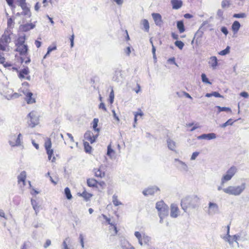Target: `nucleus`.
Masks as SVG:
<instances>
[{"mask_svg": "<svg viewBox=\"0 0 249 249\" xmlns=\"http://www.w3.org/2000/svg\"><path fill=\"white\" fill-rule=\"evenodd\" d=\"M200 204V198L196 195L188 196L183 198L181 201V206L185 212L188 209H195L197 208Z\"/></svg>", "mask_w": 249, "mask_h": 249, "instance_id": "1", "label": "nucleus"}, {"mask_svg": "<svg viewBox=\"0 0 249 249\" xmlns=\"http://www.w3.org/2000/svg\"><path fill=\"white\" fill-rule=\"evenodd\" d=\"M246 187L245 183H243L239 186H230L224 188L223 192L227 194L235 196H239L245 190Z\"/></svg>", "mask_w": 249, "mask_h": 249, "instance_id": "2", "label": "nucleus"}, {"mask_svg": "<svg viewBox=\"0 0 249 249\" xmlns=\"http://www.w3.org/2000/svg\"><path fill=\"white\" fill-rule=\"evenodd\" d=\"M156 208L158 212V214L160 218V222L162 223L163 218L168 215V207L163 201H160L157 202Z\"/></svg>", "mask_w": 249, "mask_h": 249, "instance_id": "3", "label": "nucleus"}, {"mask_svg": "<svg viewBox=\"0 0 249 249\" xmlns=\"http://www.w3.org/2000/svg\"><path fill=\"white\" fill-rule=\"evenodd\" d=\"M17 48L16 51L18 52L20 55V62H30V59L27 57L28 46L27 45H16Z\"/></svg>", "mask_w": 249, "mask_h": 249, "instance_id": "4", "label": "nucleus"}, {"mask_svg": "<svg viewBox=\"0 0 249 249\" xmlns=\"http://www.w3.org/2000/svg\"><path fill=\"white\" fill-rule=\"evenodd\" d=\"M237 169L235 166H232L226 172L224 175L221 180V185H224L225 183L230 180L237 172Z\"/></svg>", "mask_w": 249, "mask_h": 249, "instance_id": "5", "label": "nucleus"}, {"mask_svg": "<svg viewBox=\"0 0 249 249\" xmlns=\"http://www.w3.org/2000/svg\"><path fill=\"white\" fill-rule=\"evenodd\" d=\"M134 235L138 240L139 244L141 246L148 245L151 241V237L144 233H141L139 231H135Z\"/></svg>", "mask_w": 249, "mask_h": 249, "instance_id": "6", "label": "nucleus"}, {"mask_svg": "<svg viewBox=\"0 0 249 249\" xmlns=\"http://www.w3.org/2000/svg\"><path fill=\"white\" fill-rule=\"evenodd\" d=\"M30 120L28 121L29 125L31 127H34L36 125L38 124L39 123V119L37 112L32 111L29 113L28 115Z\"/></svg>", "mask_w": 249, "mask_h": 249, "instance_id": "7", "label": "nucleus"}, {"mask_svg": "<svg viewBox=\"0 0 249 249\" xmlns=\"http://www.w3.org/2000/svg\"><path fill=\"white\" fill-rule=\"evenodd\" d=\"M10 41V35L4 33L0 38V50L5 51Z\"/></svg>", "mask_w": 249, "mask_h": 249, "instance_id": "8", "label": "nucleus"}, {"mask_svg": "<svg viewBox=\"0 0 249 249\" xmlns=\"http://www.w3.org/2000/svg\"><path fill=\"white\" fill-rule=\"evenodd\" d=\"M208 214L210 215H213L219 213V207L218 205L213 202H209L208 211Z\"/></svg>", "mask_w": 249, "mask_h": 249, "instance_id": "9", "label": "nucleus"}, {"mask_svg": "<svg viewBox=\"0 0 249 249\" xmlns=\"http://www.w3.org/2000/svg\"><path fill=\"white\" fill-rule=\"evenodd\" d=\"M175 165L177 168L181 172H187L188 171V167L187 164L178 159H175Z\"/></svg>", "mask_w": 249, "mask_h": 249, "instance_id": "10", "label": "nucleus"}, {"mask_svg": "<svg viewBox=\"0 0 249 249\" xmlns=\"http://www.w3.org/2000/svg\"><path fill=\"white\" fill-rule=\"evenodd\" d=\"M21 134L19 133L18 137L16 138V140L15 141H13V138H16V135L15 134L11 135L10 136V140H9V144L12 146H18L21 144Z\"/></svg>", "mask_w": 249, "mask_h": 249, "instance_id": "11", "label": "nucleus"}, {"mask_svg": "<svg viewBox=\"0 0 249 249\" xmlns=\"http://www.w3.org/2000/svg\"><path fill=\"white\" fill-rule=\"evenodd\" d=\"M29 70L28 68L24 67L19 71L18 77L20 79H25L30 80V76L29 75Z\"/></svg>", "mask_w": 249, "mask_h": 249, "instance_id": "12", "label": "nucleus"}, {"mask_svg": "<svg viewBox=\"0 0 249 249\" xmlns=\"http://www.w3.org/2000/svg\"><path fill=\"white\" fill-rule=\"evenodd\" d=\"M98 136V134L94 135L91 131H88L84 134V138L89 141L91 143H92L95 141Z\"/></svg>", "mask_w": 249, "mask_h": 249, "instance_id": "13", "label": "nucleus"}, {"mask_svg": "<svg viewBox=\"0 0 249 249\" xmlns=\"http://www.w3.org/2000/svg\"><path fill=\"white\" fill-rule=\"evenodd\" d=\"M217 136L216 134L214 133H210L207 134H203L197 137L198 140H214L216 138Z\"/></svg>", "mask_w": 249, "mask_h": 249, "instance_id": "14", "label": "nucleus"}, {"mask_svg": "<svg viewBox=\"0 0 249 249\" xmlns=\"http://www.w3.org/2000/svg\"><path fill=\"white\" fill-rule=\"evenodd\" d=\"M152 17L155 24L158 26L161 27L163 24L161 16L159 13H153L152 14Z\"/></svg>", "mask_w": 249, "mask_h": 249, "instance_id": "15", "label": "nucleus"}, {"mask_svg": "<svg viewBox=\"0 0 249 249\" xmlns=\"http://www.w3.org/2000/svg\"><path fill=\"white\" fill-rule=\"evenodd\" d=\"M179 214V210L177 204H172L171 205L170 216L173 218L177 217Z\"/></svg>", "mask_w": 249, "mask_h": 249, "instance_id": "16", "label": "nucleus"}, {"mask_svg": "<svg viewBox=\"0 0 249 249\" xmlns=\"http://www.w3.org/2000/svg\"><path fill=\"white\" fill-rule=\"evenodd\" d=\"M23 93L26 96V101L27 104H33L36 102L35 98L32 97L33 93L29 91H23Z\"/></svg>", "mask_w": 249, "mask_h": 249, "instance_id": "17", "label": "nucleus"}, {"mask_svg": "<svg viewBox=\"0 0 249 249\" xmlns=\"http://www.w3.org/2000/svg\"><path fill=\"white\" fill-rule=\"evenodd\" d=\"M159 190V189L157 187L153 186L143 190L142 193L144 196L152 195Z\"/></svg>", "mask_w": 249, "mask_h": 249, "instance_id": "18", "label": "nucleus"}, {"mask_svg": "<svg viewBox=\"0 0 249 249\" xmlns=\"http://www.w3.org/2000/svg\"><path fill=\"white\" fill-rule=\"evenodd\" d=\"M227 235L222 237V238L226 241L228 242L230 245L232 244L233 242L234 241L232 238L231 236L230 235V226L228 225L227 227Z\"/></svg>", "mask_w": 249, "mask_h": 249, "instance_id": "19", "label": "nucleus"}, {"mask_svg": "<svg viewBox=\"0 0 249 249\" xmlns=\"http://www.w3.org/2000/svg\"><path fill=\"white\" fill-rule=\"evenodd\" d=\"M26 178V173L25 171H22L20 174L18 176V184H20L21 183H22V185L24 186L25 180Z\"/></svg>", "mask_w": 249, "mask_h": 249, "instance_id": "20", "label": "nucleus"}, {"mask_svg": "<svg viewBox=\"0 0 249 249\" xmlns=\"http://www.w3.org/2000/svg\"><path fill=\"white\" fill-rule=\"evenodd\" d=\"M171 3L173 9H178L181 7L183 3L181 0H171Z\"/></svg>", "mask_w": 249, "mask_h": 249, "instance_id": "21", "label": "nucleus"}, {"mask_svg": "<svg viewBox=\"0 0 249 249\" xmlns=\"http://www.w3.org/2000/svg\"><path fill=\"white\" fill-rule=\"evenodd\" d=\"M107 155L111 159H113L116 158V152L111 148V143L107 146Z\"/></svg>", "mask_w": 249, "mask_h": 249, "instance_id": "22", "label": "nucleus"}, {"mask_svg": "<svg viewBox=\"0 0 249 249\" xmlns=\"http://www.w3.org/2000/svg\"><path fill=\"white\" fill-rule=\"evenodd\" d=\"M93 171L96 177L102 178L105 176V172L102 170V166H100L99 168L94 169Z\"/></svg>", "mask_w": 249, "mask_h": 249, "instance_id": "23", "label": "nucleus"}, {"mask_svg": "<svg viewBox=\"0 0 249 249\" xmlns=\"http://www.w3.org/2000/svg\"><path fill=\"white\" fill-rule=\"evenodd\" d=\"M167 143L168 147L170 150L172 151H175L176 148V143L175 142H174L172 140L168 139L167 140Z\"/></svg>", "mask_w": 249, "mask_h": 249, "instance_id": "24", "label": "nucleus"}, {"mask_svg": "<svg viewBox=\"0 0 249 249\" xmlns=\"http://www.w3.org/2000/svg\"><path fill=\"white\" fill-rule=\"evenodd\" d=\"M102 216L104 218V219L106 220L107 222V223L109 225L113 226V228L115 234H117L118 231L117 230V227H116V225H115V224L114 223L111 222V219L109 218H108L106 215L102 214Z\"/></svg>", "mask_w": 249, "mask_h": 249, "instance_id": "25", "label": "nucleus"}, {"mask_svg": "<svg viewBox=\"0 0 249 249\" xmlns=\"http://www.w3.org/2000/svg\"><path fill=\"white\" fill-rule=\"evenodd\" d=\"M121 246L123 249H135L133 246L125 240L122 242Z\"/></svg>", "mask_w": 249, "mask_h": 249, "instance_id": "26", "label": "nucleus"}, {"mask_svg": "<svg viewBox=\"0 0 249 249\" xmlns=\"http://www.w3.org/2000/svg\"><path fill=\"white\" fill-rule=\"evenodd\" d=\"M241 25L239 21H234L232 24L231 29L234 34L237 33L240 28Z\"/></svg>", "mask_w": 249, "mask_h": 249, "instance_id": "27", "label": "nucleus"}, {"mask_svg": "<svg viewBox=\"0 0 249 249\" xmlns=\"http://www.w3.org/2000/svg\"><path fill=\"white\" fill-rule=\"evenodd\" d=\"M177 27L180 33H183L185 30L183 20L178 21L177 22Z\"/></svg>", "mask_w": 249, "mask_h": 249, "instance_id": "28", "label": "nucleus"}, {"mask_svg": "<svg viewBox=\"0 0 249 249\" xmlns=\"http://www.w3.org/2000/svg\"><path fill=\"white\" fill-rule=\"evenodd\" d=\"M35 27V25L33 23H27L24 24L22 26V30L24 32H27L31 29H33Z\"/></svg>", "mask_w": 249, "mask_h": 249, "instance_id": "29", "label": "nucleus"}, {"mask_svg": "<svg viewBox=\"0 0 249 249\" xmlns=\"http://www.w3.org/2000/svg\"><path fill=\"white\" fill-rule=\"evenodd\" d=\"M26 36L25 35L19 36L16 42V45H25L24 44Z\"/></svg>", "mask_w": 249, "mask_h": 249, "instance_id": "30", "label": "nucleus"}, {"mask_svg": "<svg viewBox=\"0 0 249 249\" xmlns=\"http://www.w3.org/2000/svg\"><path fill=\"white\" fill-rule=\"evenodd\" d=\"M46 151H47V153L48 154V159L49 160H52V162H54L55 161V157H53V159H52V157L53 154V149H51V148H49V149H46Z\"/></svg>", "mask_w": 249, "mask_h": 249, "instance_id": "31", "label": "nucleus"}, {"mask_svg": "<svg viewBox=\"0 0 249 249\" xmlns=\"http://www.w3.org/2000/svg\"><path fill=\"white\" fill-rule=\"evenodd\" d=\"M141 23L143 25L145 31L148 32L149 30V24L148 21L146 19H144L142 20Z\"/></svg>", "mask_w": 249, "mask_h": 249, "instance_id": "32", "label": "nucleus"}, {"mask_svg": "<svg viewBox=\"0 0 249 249\" xmlns=\"http://www.w3.org/2000/svg\"><path fill=\"white\" fill-rule=\"evenodd\" d=\"M31 203L33 206V209L35 211L36 214H37V213L39 211V206L37 205V203L35 200L31 199Z\"/></svg>", "mask_w": 249, "mask_h": 249, "instance_id": "33", "label": "nucleus"}, {"mask_svg": "<svg viewBox=\"0 0 249 249\" xmlns=\"http://www.w3.org/2000/svg\"><path fill=\"white\" fill-rule=\"evenodd\" d=\"M56 49H57V47H56V46L55 45H53V46H50L48 47V48L47 49V52L46 53V54L44 55V58H45L47 57H48V56L50 54V53L53 51L56 50Z\"/></svg>", "mask_w": 249, "mask_h": 249, "instance_id": "34", "label": "nucleus"}, {"mask_svg": "<svg viewBox=\"0 0 249 249\" xmlns=\"http://www.w3.org/2000/svg\"><path fill=\"white\" fill-rule=\"evenodd\" d=\"M112 202L114 206H117L122 205V203L118 199V196L115 194L112 196Z\"/></svg>", "mask_w": 249, "mask_h": 249, "instance_id": "35", "label": "nucleus"}, {"mask_svg": "<svg viewBox=\"0 0 249 249\" xmlns=\"http://www.w3.org/2000/svg\"><path fill=\"white\" fill-rule=\"evenodd\" d=\"M87 184L89 187H94L97 184V181L93 178H89L87 179Z\"/></svg>", "mask_w": 249, "mask_h": 249, "instance_id": "36", "label": "nucleus"}, {"mask_svg": "<svg viewBox=\"0 0 249 249\" xmlns=\"http://www.w3.org/2000/svg\"><path fill=\"white\" fill-rule=\"evenodd\" d=\"M216 108L218 109V112H220L221 111H226V112H231V110L229 107H221L220 106H216Z\"/></svg>", "mask_w": 249, "mask_h": 249, "instance_id": "37", "label": "nucleus"}, {"mask_svg": "<svg viewBox=\"0 0 249 249\" xmlns=\"http://www.w3.org/2000/svg\"><path fill=\"white\" fill-rule=\"evenodd\" d=\"M44 146L46 149L51 148L52 147V142L50 138H47L45 140Z\"/></svg>", "mask_w": 249, "mask_h": 249, "instance_id": "38", "label": "nucleus"}, {"mask_svg": "<svg viewBox=\"0 0 249 249\" xmlns=\"http://www.w3.org/2000/svg\"><path fill=\"white\" fill-rule=\"evenodd\" d=\"M230 6V0H222L221 6L223 8L229 7Z\"/></svg>", "mask_w": 249, "mask_h": 249, "instance_id": "39", "label": "nucleus"}, {"mask_svg": "<svg viewBox=\"0 0 249 249\" xmlns=\"http://www.w3.org/2000/svg\"><path fill=\"white\" fill-rule=\"evenodd\" d=\"M65 194L68 199H71L72 198V196L71 193L70 189L68 187H66L65 189Z\"/></svg>", "mask_w": 249, "mask_h": 249, "instance_id": "40", "label": "nucleus"}, {"mask_svg": "<svg viewBox=\"0 0 249 249\" xmlns=\"http://www.w3.org/2000/svg\"><path fill=\"white\" fill-rule=\"evenodd\" d=\"M176 46L178 47L180 50H182L184 46V44L183 42L180 40H177L175 42Z\"/></svg>", "mask_w": 249, "mask_h": 249, "instance_id": "41", "label": "nucleus"}, {"mask_svg": "<svg viewBox=\"0 0 249 249\" xmlns=\"http://www.w3.org/2000/svg\"><path fill=\"white\" fill-rule=\"evenodd\" d=\"M98 123V119L95 118L93 119V128L94 130V131H97V132H99V130L98 128H97V125Z\"/></svg>", "mask_w": 249, "mask_h": 249, "instance_id": "42", "label": "nucleus"}, {"mask_svg": "<svg viewBox=\"0 0 249 249\" xmlns=\"http://www.w3.org/2000/svg\"><path fill=\"white\" fill-rule=\"evenodd\" d=\"M230 47L229 46H227L226 49H225L224 50L220 51L219 53V54L221 55H225L228 53H229L230 52Z\"/></svg>", "mask_w": 249, "mask_h": 249, "instance_id": "43", "label": "nucleus"}, {"mask_svg": "<svg viewBox=\"0 0 249 249\" xmlns=\"http://www.w3.org/2000/svg\"><path fill=\"white\" fill-rule=\"evenodd\" d=\"M81 196H82L83 197H84L85 198H86V199H89V198H90L91 196H92V195L89 193H87L86 191H84L82 194H81Z\"/></svg>", "mask_w": 249, "mask_h": 249, "instance_id": "44", "label": "nucleus"}, {"mask_svg": "<svg viewBox=\"0 0 249 249\" xmlns=\"http://www.w3.org/2000/svg\"><path fill=\"white\" fill-rule=\"evenodd\" d=\"M232 124H233V122L232 121V119H230L226 123L220 125V127H225L229 125H232Z\"/></svg>", "mask_w": 249, "mask_h": 249, "instance_id": "45", "label": "nucleus"}, {"mask_svg": "<svg viewBox=\"0 0 249 249\" xmlns=\"http://www.w3.org/2000/svg\"><path fill=\"white\" fill-rule=\"evenodd\" d=\"M201 78L203 82L211 84V83L209 81L208 79L206 77V75L204 73H202L201 74Z\"/></svg>", "mask_w": 249, "mask_h": 249, "instance_id": "46", "label": "nucleus"}, {"mask_svg": "<svg viewBox=\"0 0 249 249\" xmlns=\"http://www.w3.org/2000/svg\"><path fill=\"white\" fill-rule=\"evenodd\" d=\"M246 17V15L244 13L234 14L233 15V17L235 18H244Z\"/></svg>", "mask_w": 249, "mask_h": 249, "instance_id": "47", "label": "nucleus"}, {"mask_svg": "<svg viewBox=\"0 0 249 249\" xmlns=\"http://www.w3.org/2000/svg\"><path fill=\"white\" fill-rule=\"evenodd\" d=\"M21 14L25 16H27L29 17H30L31 16V13L30 12L29 8L25 9V10H23V12L21 13Z\"/></svg>", "mask_w": 249, "mask_h": 249, "instance_id": "48", "label": "nucleus"}, {"mask_svg": "<svg viewBox=\"0 0 249 249\" xmlns=\"http://www.w3.org/2000/svg\"><path fill=\"white\" fill-rule=\"evenodd\" d=\"M84 146H85V151L87 152H90L91 147L89 146V142H84Z\"/></svg>", "mask_w": 249, "mask_h": 249, "instance_id": "49", "label": "nucleus"}, {"mask_svg": "<svg viewBox=\"0 0 249 249\" xmlns=\"http://www.w3.org/2000/svg\"><path fill=\"white\" fill-rule=\"evenodd\" d=\"M79 239L82 248H84V236H83V234H80Z\"/></svg>", "mask_w": 249, "mask_h": 249, "instance_id": "50", "label": "nucleus"}, {"mask_svg": "<svg viewBox=\"0 0 249 249\" xmlns=\"http://www.w3.org/2000/svg\"><path fill=\"white\" fill-rule=\"evenodd\" d=\"M199 153L198 152H194L191 156V160H195L196 159V158H197V157L199 155Z\"/></svg>", "mask_w": 249, "mask_h": 249, "instance_id": "51", "label": "nucleus"}, {"mask_svg": "<svg viewBox=\"0 0 249 249\" xmlns=\"http://www.w3.org/2000/svg\"><path fill=\"white\" fill-rule=\"evenodd\" d=\"M223 11H222V10L221 9H218L217 12V16H218V17L221 18L222 19H223L224 18H223Z\"/></svg>", "mask_w": 249, "mask_h": 249, "instance_id": "52", "label": "nucleus"}, {"mask_svg": "<svg viewBox=\"0 0 249 249\" xmlns=\"http://www.w3.org/2000/svg\"><path fill=\"white\" fill-rule=\"evenodd\" d=\"M221 31L225 35L227 36L228 34V30L227 27L223 26L221 28Z\"/></svg>", "mask_w": 249, "mask_h": 249, "instance_id": "53", "label": "nucleus"}, {"mask_svg": "<svg viewBox=\"0 0 249 249\" xmlns=\"http://www.w3.org/2000/svg\"><path fill=\"white\" fill-rule=\"evenodd\" d=\"M142 116L143 115V113L142 112L140 111V112H137L135 113V118H134V122L136 123L137 121V117L138 116Z\"/></svg>", "mask_w": 249, "mask_h": 249, "instance_id": "54", "label": "nucleus"}, {"mask_svg": "<svg viewBox=\"0 0 249 249\" xmlns=\"http://www.w3.org/2000/svg\"><path fill=\"white\" fill-rule=\"evenodd\" d=\"M118 75H119L120 76H121L120 72H116V76L113 77V80L117 82L120 81V79L119 78Z\"/></svg>", "mask_w": 249, "mask_h": 249, "instance_id": "55", "label": "nucleus"}, {"mask_svg": "<svg viewBox=\"0 0 249 249\" xmlns=\"http://www.w3.org/2000/svg\"><path fill=\"white\" fill-rule=\"evenodd\" d=\"M51 244V241L50 239H47L44 245V248H47Z\"/></svg>", "mask_w": 249, "mask_h": 249, "instance_id": "56", "label": "nucleus"}, {"mask_svg": "<svg viewBox=\"0 0 249 249\" xmlns=\"http://www.w3.org/2000/svg\"><path fill=\"white\" fill-rule=\"evenodd\" d=\"M99 107V108L102 109L103 110H104L105 111H107V108L105 106V105L103 103H100Z\"/></svg>", "mask_w": 249, "mask_h": 249, "instance_id": "57", "label": "nucleus"}, {"mask_svg": "<svg viewBox=\"0 0 249 249\" xmlns=\"http://www.w3.org/2000/svg\"><path fill=\"white\" fill-rule=\"evenodd\" d=\"M74 35H72L70 37V42H71V47L72 48L74 45Z\"/></svg>", "mask_w": 249, "mask_h": 249, "instance_id": "58", "label": "nucleus"}, {"mask_svg": "<svg viewBox=\"0 0 249 249\" xmlns=\"http://www.w3.org/2000/svg\"><path fill=\"white\" fill-rule=\"evenodd\" d=\"M112 0L114 2H115L118 5H122L124 2V0Z\"/></svg>", "mask_w": 249, "mask_h": 249, "instance_id": "59", "label": "nucleus"}, {"mask_svg": "<svg viewBox=\"0 0 249 249\" xmlns=\"http://www.w3.org/2000/svg\"><path fill=\"white\" fill-rule=\"evenodd\" d=\"M240 95V96L244 98H248L249 97L248 93L245 91L241 92Z\"/></svg>", "mask_w": 249, "mask_h": 249, "instance_id": "60", "label": "nucleus"}, {"mask_svg": "<svg viewBox=\"0 0 249 249\" xmlns=\"http://www.w3.org/2000/svg\"><path fill=\"white\" fill-rule=\"evenodd\" d=\"M171 36L174 39H178V35L174 32L171 33Z\"/></svg>", "mask_w": 249, "mask_h": 249, "instance_id": "61", "label": "nucleus"}, {"mask_svg": "<svg viewBox=\"0 0 249 249\" xmlns=\"http://www.w3.org/2000/svg\"><path fill=\"white\" fill-rule=\"evenodd\" d=\"M212 96H213L215 97H221L222 96L217 92L214 91L212 92Z\"/></svg>", "mask_w": 249, "mask_h": 249, "instance_id": "62", "label": "nucleus"}, {"mask_svg": "<svg viewBox=\"0 0 249 249\" xmlns=\"http://www.w3.org/2000/svg\"><path fill=\"white\" fill-rule=\"evenodd\" d=\"M35 44L36 46V47L38 48L41 46V42L38 40H36Z\"/></svg>", "mask_w": 249, "mask_h": 249, "instance_id": "63", "label": "nucleus"}, {"mask_svg": "<svg viewBox=\"0 0 249 249\" xmlns=\"http://www.w3.org/2000/svg\"><path fill=\"white\" fill-rule=\"evenodd\" d=\"M210 59L212 62H217V59L215 56H211Z\"/></svg>", "mask_w": 249, "mask_h": 249, "instance_id": "64", "label": "nucleus"}]
</instances>
